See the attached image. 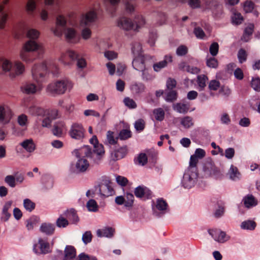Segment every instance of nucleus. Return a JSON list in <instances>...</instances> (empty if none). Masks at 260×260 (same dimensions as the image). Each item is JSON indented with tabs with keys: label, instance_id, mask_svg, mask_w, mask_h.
<instances>
[{
	"label": "nucleus",
	"instance_id": "f704fd0d",
	"mask_svg": "<svg viewBox=\"0 0 260 260\" xmlns=\"http://www.w3.org/2000/svg\"><path fill=\"white\" fill-rule=\"evenodd\" d=\"M180 68L184 71L191 74H198L200 71V70L198 68L186 65L185 63H181L180 65Z\"/></svg>",
	"mask_w": 260,
	"mask_h": 260
},
{
	"label": "nucleus",
	"instance_id": "09e8293b",
	"mask_svg": "<svg viewBox=\"0 0 260 260\" xmlns=\"http://www.w3.org/2000/svg\"><path fill=\"white\" fill-rule=\"evenodd\" d=\"M43 182L46 189L52 188L53 185V179L49 176H44L43 177Z\"/></svg>",
	"mask_w": 260,
	"mask_h": 260
},
{
	"label": "nucleus",
	"instance_id": "49530a36",
	"mask_svg": "<svg viewBox=\"0 0 260 260\" xmlns=\"http://www.w3.org/2000/svg\"><path fill=\"white\" fill-rule=\"evenodd\" d=\"M23 206L27 211L31 212L35 209L36 205L30 200L26 199L23 201Z\"/></svg>",
	"mask_w": 260,
	"mask_h": 260
},
{
	"label": "nucleus",
	"instance_id": "4be33fe9",
	"mask_svg": "<svg viewBox=\"0 0 260 260\" xmlns=\"http://www.w3.org/2000/svg\"><path fill=\"white\" fill-rule=\"evenodd\" d=\"M64 253L63 257L65 260H72L76 257V250L74 246L67 245L64 249Z\"/></svg>",
	"mask_w": 260,
	"mask_h": 260
},
{
	"label": "nucleus",
	"instance_id": "412c9836",
	"mask_svg": "<svg viewBox=\"0 0 260 260\" xmlns=\"http://www.w3.org/2000/svg\"><path fill=\"white\" fill-rule=\"evenodd\" d=\"M172 61V57L171 55H166L163 60L153 64V68L155 71L159 72L161 69L166 67L168 62Z\"/></svg>",
	"mask_w": 260,
	"mask_h": 260
},
{
	"label": "nucleus",
	"instance_id": "9b49d317",
	"mask_svg": "<svg viewBox=\"0 0 260 260\" xmlns=\"http://www.w3.org/2000/svg\"><path fill=\"white\" fill-rule=\"evenodd\" d=\"M33 250L39 254H47L51 251L49 243L42 239H39L38 243L34 245Z\"/></svg>",
	"mask_w": 260,
	"mask_h": 260
},
{
	"label": "nucleus",
	"instance_id": "e433bc0d",
	"mask_svg": "<svg viewBox=\"0 0 260 260\" xmlns=\"http://www.w3.org/2000/svg\"><path fill=\"white\" fill-rule=\"evenodd\" d=\"M229 174L231 179L235 181L239 179L240 178V173L239 172L238 168L233 165H232L230 167Z\"/></svg>",
	"mask_w": 260,
	"mask_h": 260
},
{
	"label": "nucleus",
	"instance_id": "bf43d9fd",
	"mask_svg": "<svg viewBox=\"0 0 260 260\" xmlns=\"http://www.w3.org/2000/svg\"><path fill=\"white\" fill-rule=\"evenodd\" d=\"M39 32L35 29H30L28 30L27 36L30 39H37L39 36Z\"/></svg>",
	"mask_w": 260,
	"mask_h": 260
},
{
	"label": "nucleus",
	"instance_id": "8fccbe9b",
	"mask_svg": "<svg viewBox=\"0 0 260 260\" xmlns=\"http://www.w3.org/2000/svg\"><path fill=\"white\" fill-rule=\"evenodd\" d=\"M199 159L196 155H191L190 158L189 166L187 169H191V170H196L197 171L196 166L199 161Z\"/></svg>",
	"mask_w": 260,
	"mask_h": 260
},
{
	"label": "nucleus",
	"instance_id": "4468645a",
	"mask_svg": "<svg viewBox=\"0 0 260 260\" xmlns=\"http://www.w3.org/2000/svg\"><path fill=\"white\" fill-rule=\"evenodd\" d=\"M97 15L94 11H90L83 16L81 21L80 25L82 26H87L94 22L96 19Z\"/></svg>",
	"mask_w": 260,
	"mask_h": 260
},
{
	"label": "nucleus",
	"instance_id": "69168bd1",
	"mask_svg": "<svg viewBox=\"0 0 260 260\" xmlns=\"http://www.w3.org/2000/svg\"><path fill=\"white\" fill-rule=\"evenodd\" d=\"M254 3L251 1H246L244 4V10L246 13H250L254 9Z\"/></svg>",
	"mask_w": 260,
	"mask_h": 260
},
{
	"label": "nucleus",
	"instance_id": "393cba45",
	"mask_svg": "<svg viewBox=\"0 0 260 260\" xmlns=\"http://www.w3.org/2000/svg\"><path fill=\"white\" fill-rule=\"evenodd\" d=\"M114 233V229L111 227H106L97 231V236L100 237L111 238Z\"/></svg>",
	"mask_w": 260,
	"mask_h": 260
},
{
	"label": "nucleus",
	"instance_id": "ea45409f",
	"mask_svg": "<svg viewBox=\"0 0 260 260\" xmlns=\"http://www.w3.org/2000/svg\"><path fill=\"white\" fill-rule=\"evenodd\" d=\"M142 46L140 43L138 42L134 43L132 44V52L134 57H139L141 55Z\"/></svg>",
	"mask_w": 260,
	"mask_h": 260
},
{
	"label": "nucleus",
	"instance_id": "f3484780",
	"mask_svg": "<svg viewBox=\"0 0 260 260\" xmlns=\"http://www.w3.org/2000/svg\"><path fill=\"white\" fill-rule=\"evenodd\" d=\"M12 112L8 109L0 107V123L7 124L10 121L12 118Z\"/></svg>",
	"mask_w": 260,
	"mask_h": 260
},
{
	"label": "nucleus",
	"instance_id": "13d9d810",
	"mask_svg": "<svg viewBox=\"0 0 260 260\" xmlns=\"http://www.w3.org/2000/svg\"><path fill=\"white\" fill-rule=\"evenodd\" d=\"M218 50L219 45L217 42L212 43L209 47V52L213 56H215L218 54Z\"/></svg>",
	"mask_w": 260,
	"mask_h": 260
},
{
	"label": "nucleus",
	"instance_id": "a211bd4d",
	"mask_svg": "<svg viewBox=\"0 0 260 260\" xmlns=\"http://www.w3.org/2000/svg\"><path fill=\"white\" fill-rule=\"evenodd\" d=\"M190 106V104L187 102L177 103L173 104V108L175 111L178 113L185 114L188 111Z\"/></svg>",
	"mask_w": 260,
	"mask_h": 260
},
{
	"label": "nucleus",
	"instance_id": "c85d7f7f",
	"mask_svg": "<svg viewBox=\"0 0 260 260\" xmlns=\"http://www.w3.org/2000/svg\"><path fill=\"white\" fill-rule=\"evenodd\" d=\"M254 30V25L252 24H249L244 29V34L241 40L244 42H248L250 37L252 35Z\"/></svg>",
	"mask_w": 260,
	"mask_h": 260
},
{
	"label": "nucleus",
	"instance_id": "4c0bfd02",
	"mask_svg": "<svg viewBox=\"0 0 260 260\" xmlns=\"http://www.w3.org/2000/svg\"><path fill=\"white\" fill-rule=\"evenodd\" d=\"M256 223L252 220H248L241 223V228L244 230H253L256 227Z\"/></svg>",
	"mask_w": 260,
	"mask_h": 260
},
{
	"label": "nucleus",
	"instance_id": "7c9ffc66",
	"mask_svg": "<svg viewBox=\"0 0 260 260\" xmlns=\"http://www.w3.org/2000/svg\"><path fill=\"white\" fill-rule=\"evenodd\" d=\"M243 201L244 205L247 208H250L257 205V202L254 197L251 194L247 195L243 199Z\"/></svg>",
	"mask_w": 260,
	"mask_h": 260
},
{
	"label": "nucleus",
	"instance_id": "774afa93",
	"mask_svg": "<svg viewBox=\"0 0 260 260\" xmlns=\"http://www.w3.org/2000/svg\"><path fill=\"white\" fill-rule=\"evenodd\" d=\"M77 260H98L95 256H89L83 252L80 253L77 258Z\"/></svg>",
	"mask_w": 260,
	"mask_h": 260
},
{
	"label": "nucleus",
	"instance_id": "dca6fc26",
	"mask_svg": "<svg viewBox=\"0 0 260 260\" xmlns=\"http://www.w3.org/2000/svg\"><path fill=\"white\" fill-rule=\"evenodd\" d=\"M9 0H4L0 4V28L3 29L8 17V13L4 11L5 6L8 4Z\"/></svg>",
	"mask_w": 260,
	"mask_h": 260
},
{
	"label": "nucleus",
	"instance_id": "ddd939ff",
	"mask_svg": "<svg viewBox=\"0 0 260 260\" xmlns=\"http://www.w3.org/2000/svg\"><path fill=\"white\" fill-rule=\"evenodd\" d=\"M99 191L103 196L108 197L114 194L115 191L110 181H105L99 185Z\"/></svg>",
	"mask_w": 260,
	"mask_h": 260
},
{
	"label": "nucleus",
	"instance_id": "f8f14e48",
	"mask_svg": "<svg viewBox=\"0 0 260 260\" xmlns=\"http://www.w3.org/2000/svg\"><path fill=\"white\" fill-rule=\"evenodd\" d=\"M208 233L214 240L219 243H224L229 239V237L226 233L219 229L209 230Z\"/></svg>",
	"mask_w": 260,
	"mask_h": 260
},
{
	"label": "nucleus",
	"instance_id": "473e14b6",
	"mask_svg": "<svg viewBox=\"0 0 260 260\" xmlns=\"http://www.w3.org/2000/svg\"><path fill=\"white\" fill-rule=\"evenodd\" d=\"M145 86L142 83H136L131 86V90L135 94H140L144 91Z\"/></svg>",
	"mask_w": 260,
	"mask_h": 260
},
{
	"label": "nucleus",
	"instance_id": "bb28decb",
	"mask_svg": "<svg viewBox=\"0 0 260 260\" xmlns=\"http://www.w3.org/2000/svg\"><path fill=\"white\" fill-rule=\"evenodd\" d=\"M126 152V147L124 146L115 150L112 153V155L114 159L118 160L123 158L125 156Z\"/></svg>",
	"mask_w": 260,
	"mask_h": 260
},
{
	"label": "nucleus",
	"instance_id": "20e7f679",
	"mask_svg": "<svg viewBox=\"0 0 260 260\" xmlns=\"http://www.w3.org/2000/svg\"><path fill=\"white\" fill-rule=\"evenodd\" d=\"M145 23L144 18L142 15H137L132 22L129 19L125 17L121 18L118 21V26L125 30L131 29L136 30L143 26Z\"/></svg>",
	"mask_w": 260,
	"mask_h": 260
},
{
	"label": "nucleus",
	"instance_id": "423d86ee",
	"mask_svg": "<svg viewBox=\"0 0 260 260\" xmlns=\"http://www.w3.org/2000/svg\"><path fill=\"white\" fill-rule=\"evenodd\" d=\"M72 88V84L68 80H58L54 83L49 84L47 86V91L52 94H61L65 93L67 90Z\"/></svg>",
	"mask_w": 260,
	"mask_h": 260
},
{
	"label": "nucleus",
	"instance_id": "de8ad7c7",
	"mask_svg": "<svg viewBox=\"0 0 260 260\" xmlns=\"http://www.w3.org/2000/svg\"><path fill=\"white\" fill-rule=\"evenodd\" d=\"M237 56L239 61L241 63L246 61L247 60V54L244 49L241 48L239 49Z\"/></svg>",
	"mask_w": 260,
	"mask_h": 260
},
{
	"label": "nucleus",
	"instance_id": "e2e57ef3",
	"mask_svg": "<svg viewBox=\"0 0 260 260\" xmlns=\"http://www.w3.org/2000/svg\"><path fill=\"white\" fill-rule=\"evenodd\" d=\"M206 64L209 68H217L218 62L215 58L210 57L207 60Z\"/></svg>",
	"mask_w": 260,
	"mask_h": 260
},
{
	"label": "nucleus",
	"instance_id": "58836bf2",
	"mask_svg": "<svg viewBox=\"0 0 260 260\" xmlns=\"http://www.w3.org/2000/svg\"><path fill=\"white\" fill-rule=\"evenodd\" d=\"M118 137L115 135L114 132L108 131L107 142L110 145H115L117 143Z\"/></svg>",
	"mask_w": 260,
	"mask_h": 260
},
{
	"label": "nucleus",
	"instance_id": "3c124183",
	"mask_svg": "<svg viewBox=\"0 0 260 260\" xmlns=\"http://www.w3.org/2000/svg\"><path fill=\"white\" fill-rule=\"evenodd\" d=\"M124 105L130 109H135L137 107V104L133 99L126 97L123 100Z\"/></svg>",
	"mask_w": 260,
	"mask_h": 260
},
{
	"label": "nucleus",
	"instance_id": "39448f33",
	"mask_svg": "<svg viewBox=\"0 0 260 260\" xmlns=\"http://www.w3.org/2000/svg\"><path fill=\"white\" fill-rule=\"evenodd\" d=\"M1 62L2 63L3 70L5 72H10V76L11 78L20 75L24 71V66L19 61H16L13 64L8 60L2 59Z\"/></svg>",
	"mask_w": 260,
	"mask_h": 260
},
{
	"label": "nucleus",
	"instance_id": "6e6552de",
	"mask_svg": "<svg viewBox=\"0 0 260 260\" xmlns=\"http://www.w3.org/2000/svg\"><path fill=\"white\" fill-rule=\"evenodd\" d=\"M198 174L196 170L187 169L183 175L182 180V185L185 188L190 189L196 184L198 180Z\"/></svg>",
	"mask_w": 260,
	"mask_h": 260
},
{
	"label": "nucleus",
	"instance_id": "37998d69",
	"mask_svg": "<svg viewBox=\"0 0 260 260\" xmlns=\"http://www.w3.org/2000/svg\"><path fill=\"white\" fill-rule=\"evenodd\" d=\"M232 20L233 23L238 25L242 23L243 21V17L240 13L235 11L232 16Z\"/></svg>",
	"mask_w": 260,
	"mask_h": 260
},
{
	"label": "nucleus",
	"instance_id": "603ef678",
	"mask_svg": "<svg viewBox=\"0 0 260 260\" xmlns=\"http://www.w3.org/2000/svg\"><path fill=\"white\" fill-rule=\"evenodd\" d=\"M5 182L11 187L14 188L16 185L15 177L13 175H8L5 178Z\"/></svg>",
	"mask_w": 260,
	"mask_h": 260
},
{
	"label": "nucleus",
	"instance_id": "2f4dec72",
	"mask_svg": "<svg viewBox=\"0 0 260 260\" xmlns=\"http://www.w3.org/2000/svg\"><path fill=\"white\" fill-rule=\"evenodd\" d=\"M208 80V77L205 75H200L198 76L197 83L200 91L204 90L206 86V82Z\"/></svg>",
	"mask_w": 260,
	"mask_h": 260
},
{
	"label": "nucleus",
	"instance_id": "b1692460",
	"mask_svg": "<svg viewBox=\"0 0 260 260\" xmlns=\"http://www.w3.org/2000/svg\"><path fill=\"white\" fill-rule=\"evenodd\" d=\"M55 225L51 223H43L40 226V231L47 235H52L54 233Z\"/></svg>",
	"mask_w": 260,
	"mask_h": 260
},
{
	"label": "nucleus",
	"instance_id": "2eb2a0df",
	"mask_svg": "<svg viewBox=\"0 0 260 260\" xmlns=\"http://www.w3.org/2000/svg\"><path fill=\"white\" fill-rule=\"evenodd\" d=\"M134 193L136 197L139 198H144L148 199L151 197V191L144 186H139L136 187Z\"/></svg>",
	"mask_w": 260,
	"mask_h": 260
},
{
	"label": "nucleus",
	"instance_id": "f03ea898",
	"mask_svg": "<svg viewBox=\"0 0 260 260\" xmlns=\"http://www.w3.org/2000/svg\"><path fill=\"white\" fill-rule=\"evenodd\" d=\"M54 34L58 37H61L64 32L67 40L71 41L76 36V31L72 28H67V20L65 17L61 15L56 17V25L51 28Z\"/></svg>",
	"mask_w": 260,
	"mask_h": 260
},
{
	"label": "nucleus",
	"instance_id": "0e129e2a",
	"mask_svg": "<svg viewBox=\"0 0 260 260\" xmlns=\"http://www.w3.org/2000/svg\"><path fill=\"white\" fill-rule=\"evenodd\" d=\"M215 167V166L213 161H207L205 163L204 166L205 172L210 175L212 171L213 170Z\"/></svg>",
	"mask_w": 260,
	"mask_h": 260
},
{
	"label": "nucleus",
	"instance_id": "6ab92c4d",
	"mask_svg": "<svg viewBox=\"0 0 260 260\" xmlns=\"http://www.w3.org/2000/svg\"><path fill=\"white\" fill-rule=\"evenodd\" d=\"M133 66L135 70L142 72L143 75L144 74L145 65L143 58L139 57H135L133 61Z\"/></svg>",
	"mask_w": 260,
	"mask_h": 260
},
{
	"label": "nucleus",
	"instance_id": "338daca9",
	"mask_svg": "<svg viewBox=\"0 0 260 260\" xmlns=\"http://www.w3.org/2000/svg\"><path fill=\"white\" fill-rule=\"evenodd\" d=\"M135 128L136 130H143L145 128V122L142 119H139L135 122Z\"/></svg>",
	"mask_w": 260,
	"mask_h": 260
},
{
	"label": "nucleus",
	"instance_id": "052dcab7",
	"mask_svg": "<svg viewBox=\"0 0 260 260\" xmlns=\"http://www.w3.org/2000/svg\"><path fill=\"white\" fill-rule=\"evenodd\" d=\"M181 124L185 128H189L193 125L192 119L190 117L186 116L182 120Z\"/></svg>",
	"mask_w": 260,
	"mask_h": 260
},
{
	"label": "nucleus",
	"instance_id": "72a5a7b5",
	"mask_svg": "<svg viewBox=\"0 0 260 260\" xmlns=\"http://www.w3.org/2000/svg\"><path fill=\"white\" fill-rule=\"evenodd\" d=\"M39 217L37 216H32L26 220V227L28 230H32L34 226L38 222Z\"/></svg>",
	"mask_w": 260,
	"mask_h": 260
},
{
	"label": "nucleus",
	"instance_id": "c756f323",
	"mask_svg": "<svg viewBox=\"0 0 260 260\" xmlns=\"http://www.w3.org/2000/svg\"><path fill=\"white\" fill-rule=\"evenodd\" d=\"M28 112L35 116H44L46 111L43 108L36 106H32L29 108Z\"/></svg>",
	"mask_w": 260,
	"mask_h": 260
},
{
	"label": "nucleus",
	"instance_id": "c03bdc74",
	"mask_svg": "<svg viewBox=\"0 0 260 260\" xmlns=\"http://www.w3.org/2000/svg\"><path fill=\"white\" fill-rule=\"evenodd\" d=\"M69 135L76 140H81L84 137L83 131H69Z\"/></svg>",
	"mask_w": 260,
	"mask_h": 260
},
{
	"label": "nucleus",
	"instance_id": "a878e982",
	"mask_svg": "<svg viewBox=\"0 0 260 260\" xmlns=\"http://www.w3.org/2000/svg\"><path fill=\"white\" fill-rule=\"evenodd\" d=\"M12 204V201H8L5 204L3 207L2 219L4 221H7L11 216V214L8 212V210L10 209Z\"/></svg>",
	"mask_w": 260,
	"mask_h": 260
},
{
	"label": "nucleus",
	"instance_id": "cd10ccee",
	"mask_svg": "<svg viewBox=\"0 0 260 260\" xmlns=\"http://www.w3.org/2000/svg\"><path fill=\"white\" fill-rule=\"evenodd\" d=\"M21 91L26 94H33L37 91V87L34 83H27L21 86Z\"/></svg>",
	"mask_w": 260,
	"mask_h": 260
},
{
	"label": "nucleus",
	"instance_id": "79ce46f5",
	"mask_svg": "<svg viewBox=\"0 0 260 260\" xmlns=\"http://www.w3.org/2000/svg\"><path fill=\"white\" fill-rule=\"evenodd\" d=\"M86 207L88 210L91 212H96L99 209L96 202L93 199H90L87 202Z\"/></svg>",
	"mask_w": 260,
	"mask_h": 260
},
{
	"label": "nucleus",
	"instance_id": "c9c22d12",
	"mask_svg": "<svg viewBox=\"0 0 260 260\" xmlns=\"http://www.w3.org/2000/svg\"><path fill=\"white\" fill-rule=\"evenodd\" d=\"M165 114L164 110L161 108L155 109L153 111L154 117L157 121H161L163 120L165 118Z\"/></svg>",
	"mask_w": 260,
	"mask_h": 260
},
{
	"label": "nucleus",
	"instance_id": "a19ab883",
	"mask_svg": "<svg viewBox=\"0 0 260 260\" xmlns=\"http://www.w3.org/2000/svg\"><path fill=\"white\" fill-rule=\"evenodd\" d=\"M42 0H28L26 4V10L30 14H32L36 8V3Z\"/></svg>",
	"mask_w": 260,
	"mask_h": 260
},
{
	"label": "nucleus",
	"instance_id": "0eeeda50",
	"mask_svg": "<svg viewBox=\"0 0 260 260\" xmlns=\"http://www.w3.org/2000/svg\"><path fill=\"white\" fill-rule=\"evenodd\" d=\"M60 60L64 64H69L70 61L76 60L77 61V67L81 69L84 68L87 64L84 58L80 57L79 54L72 50H69L62 53Z\"/></svg>",
	"mask_w": 260,
	"mask_h": 260
},
{
	"label": "nucleus",
	"instance_id": "5fc2aeb1",
	"mask_svg": "<svg viewBox=\"0 0 260 260\" xmlns=\"http://www.w3.org/2000/svg\"><path fill=\"white\" fill-rule=\"evenodd\" d=\"M177 99V92L175 90H171L167 93L166 98V101L167 102H172L176 100Z\"/></svg>",
	"mask_w": 260,
	"mask_h": 260
},
{
	"label": "nucleus",
	"instance_id": "680f3d73",
	"mask_svg": "<svg viewBox=\"0 0 260 260\" xmlns=\"http://www.w3.org/2000/svg\"><path fill=\"white\" fill-rule=\"evenodd\" d=\"M251 86L255 90L260 91V78H252Z\"/></svg>",
	"mask_w": 260,
	"mask_h": 260
},
{
	"label": "nucleus",
	"instance_id": "9d476101",
	"mask_svg": "<svg viewBox=\"0 0 260 260\" xmlns=\"http://www.w3.org/2000/svg\"><path fill=\"white\" fill-rule=\"evenodd\" d=\"M152 209L154 215L157 217H162L169 211V205L163 198L156 200L155 207H153Z\"/></svg>",
	"mask_w": 260,
	"mask_h": 260
},
{
	"label": "nucleus",
	"instance_id": "1a4fd4ad",
	"mask_svg": "<svg viewBox=\"0 0 260 260\" xmlns=\"http://www.w3.org/2000/svg\"><path fill=\"white\" fill-rule=\"evenodd\" d=\"M50 70V67L48 66L46 61L43 62L40 64H35L31 70L32 77L37 82H41L47 71Z\"/></svg>",
	"mask_w": 260,
	"mask_h": 260
},
{
	"label": "nucleus",
	"instance_id": "4d7b16f0",
	"mask_svg": "<svg viewBox=\"0 0 260 260\" xmlns=\"http://www.w3.org/2000/svg\"><path fill=\"white\" fill-rule=\"evenodd\" d=\"M92 238V235L90 231L85 232L82 235V240L85 244L90 243Z\"/></svg>",
	"mask_w": 260,
	"mask_h": 260
},
{
	"label": "nucleus",
	"instance_id": "7ed1b4c3",
	"mask_svg": "<svg viewBox=\"0 0 260 260\" xmlns=\"http://www.w3.org/2000/svg\"><path fill=\"white\" fill-rule=\"evenodd\" d=\"M36 51H38L39 54L43 53V48L35 41L31 40L28 41L24 44L23 49L21 52V59L26 62L32 61L37 56Z\"/></svg>",
	"mask_w": 260,
	"mask_h": 260
},
{
	"label": "nucleus",
	"instance_id": "864d4df0",
	"mask_svg": "<svg viewBox=\"0 0 260 260\" xmlns=\"http://www.w3.org/2000/svg\"><path fill=\"white\" fill-rule=\"evenodd\" d=\"M220 86V83L219 81L216 80H211L208 85V88L210 90L216 91L217 90Z\"/></svg>",
	"mask_w": 260,
	"mask_h": 260
},
{
	"label": "nucleus",
	"instance_id": "5701e85b",
	"mask_svg": "<svg viewBox=\"0 0 260 260\" xmlns=\"http://www.w3.org/2000/svg\"><path fill=\"white\" fill-rule=\"evenodd\" d=\"M64 215L68 220L71 221L72 223L76 224L79 220V218L77 214V212L74 209H70L69 210H67L64 212Z\"/></svg>",
	"mask_w": 260,
	"mask_h": 260
},
{
	"label": "nucleus",
	"instance_id": "aec40b11",
	"mask_svg": "<svg viewBox=\"0 0 260 260\" xmlns=\"http://www.w3.org/2000/svg\"><path fill=\"white\" fill-rule=\"evenodd\" d=\"M20 145L29 153L33 152L36 149V145L32 139H26L20 143Z\"/></svg>",
	"mask_w": 260,
	"mask_h": 260
},
{
	"label": "nucleus",
	"instance_id": "a18cd8bd",
	"mask_svg": "<svg viewBox=\"0 0 260 260\" xmlns=\"http://www.w3.org/2000/svg\"><path fill=\"white\" fill-rule=\"evenodd\" d=\"M69 223L68 220L62 216H60L56 221V226L60 228H64L67 227L69 225Z\"/></svg>",
	"mask_w": 260,
	"mask_h": 260
},
{
	"label": "nucleus",
	"instance_id": "f257e3e1",
	"mask_svg": "<svg viewBox=\"0 0 260 260\" xmlns=\"http://www.w3.org/2000/svg\"><path fill=\"white\" fill-rule=\"evenodd\" d=\"M89 142L93 145V148L86 145L80 149H75L73 152L78 158L76 162L72 165V169L75 173H84L89 168V162L84 157L90 158L92 159L94 163L98 164L105 154L104 146L102 144L99 143L95 136H93L90 139Z\"/></svg>",
	"mask_w": 260,
	"mask_h": 260
},
{
	"label": "nucleus",
	"instance_id": "6e6d98bb",
	"mask_svg": "<svg viewBox=\"0 0 260 260\" xmlns=\"http://www.w3.org/2000/svg\"><path fill=\"white\" fill-rule=\"evenodd\" d=\"M188 52L187 47L183 45L179 46L176 50V54L178 56H182L185 55Z\"/></svg>",
	"mask_w": 260,
	"mask_h": 260
}]
</instances>
